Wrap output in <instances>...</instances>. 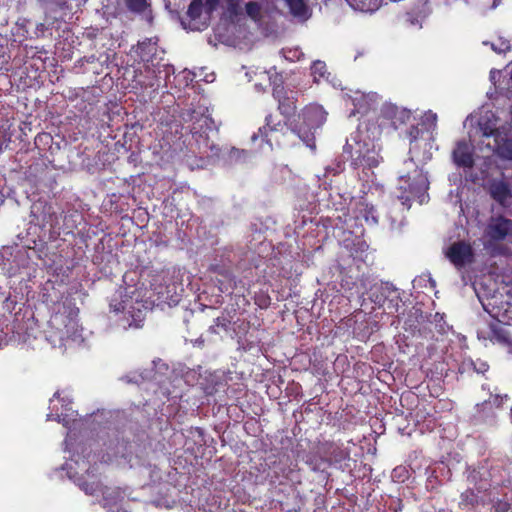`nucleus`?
Masks as SVG:
<instances>
[{"label": "nucleus", "instance_id": "obj_5", "mask_svg": "<svg viewBox=\"0 0 512 512\" xmlns=\"http://www.w3.org/2000/svg\"><path fill=\"white\" fill-rule=\"evenodd\" d=\"M512 232V221L504 217H492L484 231L491 241H501Z\"/></svg>", "mask_w": 512, "mask_h": 512}, {"label": "nucleus", "instance_id": "obj_7", "mask_svg": "<svg viewBox=\"0 0 512 512\" xmlns=\"http://www.w3.org/2000/svg\"><path fill=\"white\" fill-rule=\"evenodd\" d=\"M498 129V119L492 111H485L477 121L475 135L481 134L484 137L494 136Z\"/></svg>", "mask_w": 512, "mask_h": 512}, {"label": "nucleus", "instance_id": "obj_20", "mask_svg": "<svg viewBox=\"0 0 512 512\" xmlns=\"http://www.w3.org/2000/svg\"><path fill=\"white\" fill-rule=\"evenodd\" d=\"M491 48L496 53H504V52L510 50V44H509V41H507L503 38H499L497 40V42L491 43Z\"/></svg>", "mask_w": 512, "mask_h": 512}, {"label": "nucleus", "instance_id": "obj_26", "mask_svg": "<svg viewBox=\"0 0 512 512\" xmlns=\"http://www.w3.org/2000/svg\"><path fill=\"white\" fill-rule=\"evenodd\" d=\"M420 131L417 127L412 126L408 131V136L410 138V141H415L419 137Z\"/></svg>", "mask_w": 512, "mask_h": 512}, {"label": "nucleus", "instance_id": "obj_4", "mask_svg": "<svg viewBox=\"0 0 512 512\" xmlns=\"http://www.w3.org/2000/svg\"><path fill=\"white\" fill-rule=\"evenodd\" d=\"M446 258L456 267L462 268L473 262V250L470 244L458 241L451 244L444 250Z\"/></svg>", "mask_w": 512, "mask_h": 512}, {"label": "nucleus", "instance_id": "obj_2", "mask_svg": "<svg viewBox=\"0 0 512 512\" xmlns=\"http://www.w3.org/2000/svg\"><path fill=\"white\" fill-rule=\"evenodd\" d=\"M326 116L327 113L318 105L306 107L300 115L302 122L296 126L295 132L308 147H315L314 132L324 124Z\"/></svg>", "mask_w": 512, "mask_h": 512}, {"label": "nucleus", "instance_id": "obj_32", "mask_svg": "<svg viewBox=\"0 0 512 512\" xmlns=\"http://www.w3.org/2000/svg\"><path fill=\"white\" fill-rule=\"evenodd\" d=\"M373 301H374L375 303L380 304V303H381V301H382V299H381V298H379L378 296H376V297H375V299H373Z\"/></svg>", "mask_w": 512, "mask_h": 512}, {"label": "nucleus", "instance_id": "obj_24", "mask_svg": "<svg viewBox=\"0 0 512 512\" xmlns=\"http://www.w3.org/2000/svg\"><path fill=\"white\" fill-rule=\"evenodd\" d=\"M406 22L413 27L421 28L422 26L421 19L416 18L412 11L406 14Z\"/></svg>", "mask_w": 512, "mask_h": 512}, {"label": "nucleus", "instance_id": "obj_16", "mask_svg": "<svg viewBox=\"0 0 512 512\" xmlns=\"http://www.w3.org/2000/svg\"><path fill=\"white\" fill-rule=\"evenodd\" d=\"M391 109L393 110V113H394V116H393L394 124H396L397 122L404 124V123L408 122L409 119L411 118V112L409 110L398 108V107H394Z\"/></svg>", "mask_w": 512, "mask_h": 512}, {"label": "nucleus", "instance_id": "obj_1", "mask_svg": "<svg viewBox=\"0 0 512 512\" xmlns=\"http://www.w3.org/2000/svg\"><path fill=\"white\" fill-rule=\"evenodd\" d=\"M404 165L407 172L402 173L399 177L400 186L398 190L400 193L397 195V198L401 201L402 205L409 209L412 200L418 199L420 203L425 201L429 182L427 176L422 170L418 169L412 159L406 160Z\"/></svg>", "mask_w": 512, "mask_h": 512}, {"label": "nucleus", "instance_id": "obj_29", "mask_svg": "<svg viewBox=\"0 0 512 512\" xmlns=\"http://www.w3.org/2000/svg\"><path fill=\"white\" fill-rule=\"evenodd\" d=\"M215 325L216 326H221V327L225 328L226 327L225 319L217 318L215 320Z\"/></svg>", "mask_w": 512, "mask_h": 512}, {"label": "nucleus", "instance_id": "obj_13", "mask_svg": "<svg viewBox=\"0 0 512 512\" xmlns=\"http://www.w3.org/2000/svg\"><path fill=\"white\" fill-rule=\"evenodd\" d=\"M505 399L506 396H490L488 400L483 401L481 404H477V407H481L482 411L484 412H490L493 409V407L499 408Z\"/></svg>", "mask_w": 512, "mask_h": 512}, {"label": "nucleus", "instance_id": "obj_21", "mask_svg": "<svg viewBox=\"0 0 512 512\" xmlns=\"http://www.w3.org/2000/svg\"><path fill=\"white\" fill-rule=\"evenodd\" d=\"M127 7L134 12H142L147 6L146 0H125Z\"/></svg>", "mask_w": 512, "mask_h": 512}, {"label": "nucleus", "instance_id": "obj_18", "mask_svg": "<svg viewBox=\"0 0 512 512\" xmlns=\"http://www.w3.org/2000/svg\"><path fill=\"white\" fill-rule=\"evenodd\" d=\"M412 12L416 16V18L421 19V23L425 20V18L430 14V9L427 5V2H423L417 7H415Z\"/></svg>", "mask_w": 512, "mask_h": 512}, {"label": "nucleus", "instance_id": "obj_11", "mask_svg": "<svg viewBox=\"0 0 512 512\" xmlns=\"http://www.w3.org/2000/svg\"><path fill=\"white\" fill-rule=\"evenodd\" d=\"M290 12L295 17L306 19L308 17V8L303 0H285Z\"/></svg>", "mask_w": 512, "mask_h": 512}, {"label": "nucleus", "instance_id": "obj_23", "mask_svg": "<svg viewBox=\"0 0 512 512\" xmlns=\"http://www.w3.org/2000/svg\"><path fill=\"white\" fill-rule=\"evenodd\" d=\"M155 45L156 41H153V39H146L138 44V49L141 53H144L146 49L148 50V53H151L154 50Z\"/></svg>", "mask_w": 512, "mask_h": 512}, {"label": "nucleus", "instance_id": "obj_30", "mask_svg": "<svg viewBox=\"0 0 512 512\" xmlns=\"http://www.w3.org/2000/svg\"><path fill=\"white\" fill-rule=\"evenodd\" d=\"M123 380L126 381L127 383H132V382L138 383V380L136 377L131 378L129 376H125V377H123Z\"/></svg>", "mask_w": 512, "mask_h": 512}, {"label": "nucleus", "instance_id": "obj_3", "mask_svg": "<svg viewBox=\"0 0 512 512\" xmlns=\"http://www.w3.org/2000/svg\"><path fill=\"white\" fill-rule=\"evenodd\" d=\"M240 0H192L187 15L191 20H198L204 15L207 20L219 6H223L231 14H237Z\"/></svg>", "mask_w": 512, "mask_h": 512}, {"label": "nucleus", "instance_id": "obj_22", "mask_svg": "<svg viewBox=\"0 0 512 512\" xmlns=\"http://www.w3.org/2000/svg\"><path fill=\"white\" fill-rule=\"evenodd\" d=\"M246 12L251 18L256 19L260 13V6L256 2H249L246 4Z\"/></svg>", "mask_w": 512, "mask_h": 512}, {"label": "nucleus", "instance_id": "obj_6", "mask_svg": "<svg viewBox=\"0 0 512 512\" xmlns=\"http://www.w3.org/2000/svg\"><path fill=\"white\" fill-rule=\"evenodd\" d=\"M454 163L459 167H472L474 164L472 146L465 140L458 141L452 153Z\"/></svg>", "mask_w": 512, "mask_h": 512}, {"label": "nucleus", "instance_id": "obj_9", "mask_svg": "<svg viewBox=\"0 0 512 512\" xmlns=\"http://www.w3.org/2000/svg\"><path fill=\"white\" fill-rule=\"evenodd\" d=\"M274 97L278 100V108L286 117L294 114L296 110L295 100L292 96L283 95V89L276 88L273 93Z\"/></svg>", "mask_w": 512, "mask_h": 512}, {"label": "nucleus", "instance_id": "obj_27", "mask_svg": "<svg viewBox=\"0 0 512 512\" xmlns=\"http://www.w3.org/2000/svg\"><path fill=\"white\" fill-rule=\"evenodd\" d=\"M381 290H382V295L385 297L387 296L388 293L395 292V289L392 286H390L389 284L382 285Z\"/></svg>", "mask_w": 512, "mask_h": 512}, {"label": "nucleus", "instance_id": "obj_15", "mask_svg": "<svg viewBox=\"0 0 512 512\" xmlns=\"http://www.w3.org/2000/svg\"><path fill=\"white\" fill-rule=\"evenodd\" d=\"M460 498L461 500L459 504L464 508L474 506L478 501L477 495L472 490H466L461 494Z\"/></svg>", "mask_w": 512, "mask_h": 512}, {"label": "nucleus", "instance_id": "obj_33", "mask_svg": "<svg viewBox=\"0 0 512 512\" xmlns=\"http://www.w3.org/2000/svg\"><path fill=\"white\" fill-rule=\"evenodd\" d=\"M371 219H372L373 223H377V221H378L377 218L374 215L371 216Z\"/></svg>", "mask_w": 512, "mask_h": 512}, {"label": "nucleus", "instance_id": "obj_17", "mask_svg": "<svg viewBox=\"0 0 512 512\" xmlns=\"http://www.w3.org/2000/svg\"><path fill=\"white\" fill-rule=\"evenodd\" d=\"M45 209L46 208V205H42L41 203L40 204H34L32 206V210H31V213H32V216L36 217V221L38 223H42V224H46L50 221V217L51 215H46V214H43L42 216H38L37 213L40 211V209Z\"/></svg>", "mask_w": 512, "mask_h": 512}, {"label": "nucleus", "instance_id": "obj_12", "mask_svg": "<svg viewBox=\"0 0 512 512\" xmlns=\"http://www.w3.org/2000/svg\"><path fill=\"white\" fill-rule=\"evenodd\" d=\"M495 150L499 157L512 160V139H504L501 142L495 139Z\"/></svg>", "mask_w": 512, "mask_h": 512}, {"label": "nucleus", "instance_id": "obj_19", "mask_svg": "<svg viewBox=\"0 0 512 512\" xmlns=\"http://www.w3.org/2000/svg\"><path fill=\"white\" fill-rule=\"evenodd\" d=\"M312 74L317 81V76L324 77L326 74V64L320 60H317L311 66Z\"/></svg>", "mask_w": 512, "mask_h": 512}, {"label": "nucleus", "instance_id": "obj_31", "mask_svg": "<svg viewBox=\"0 0 512 512\" xmlns=\"http://www.w3.org/2000/svg\"><path fill=\"white\" fill-rule=\"evenodd\" d=\"M126 310V306L125 305H119V306H114V311H124Z\"/></svg>", "mask_w": 512, "mask_h": 512}, {"label": "nucleus", "instance_id": "obj_8", "mask_svg": "<svg viewBox=\"0 0 512 512\" xmlns=\"http://www.w3.org/2000/svg\"><path fill=\"white\" fill-rule=\"evenodd\" d=\"M282 129L283 125L280 122L273 124V117L269 115L266 117V125L259 128L258 133L253 134L251 140L254 142L259 137H262L271 146L273 140L278 141L275 134Z\"/></svg>", "mask_w": 512, "mask_h": 512}, {"label": "nucleus", "instance_id": "obj_10", "mask_svg": "<svg viewBox=\"0 0 512 512\" xmlns=\"http://www.w3.org/2000/svg\"><path fill=\"white\" fill-rule=\"evenodd\" d=\"M492 197L503 206H508L512 202V194L508 184L505 182H496L490 188Z\"/></svg>", "mask_w": 512, "mask_h": 512}, {"label": "nucleus", "instance_id": "obj_25", "mask_svg": "<svg viewBox=\"0 0 512 512\" xmlns=\"http://www.w3.org/2000/svg\"><path fill=\"white\" fill-rule=\"evenodd\" d=\"M437 121V115L431 111L425 113L424 115V123H428L431 126L435 127Z\"/></svg>", "mask_w": 512, "mask_h": 512}, {"label": "nucleus", "instance_id": "obj_28", "mask_svg": "<svg viewBox=\"0 0 512 512\" xmlns=\"http://www.w3.org/2000/svg\"><path fill=\"white\" fill-rule=\"evenodd\" d=\"M508 504L505 502H500L496 506V512H507L508 511Z\"/></svg>", "mask_w": 512, "mask_h": 512}, {"label": "nucleus", "instance_id": "obj_14", "mask_svg": "<svg viewBox=\"0 0 512 512\" xmlns=\"http://www.w3.org/2000/svg\"><path fill=\"white\" fill-rule=\"evenodd\" d=\"M248 152L237 148H231L228 153V160L230 163L244 162L248 159Z\"/></svg>", "mask_w": 512, "mask_h": 512}]
</instances>
